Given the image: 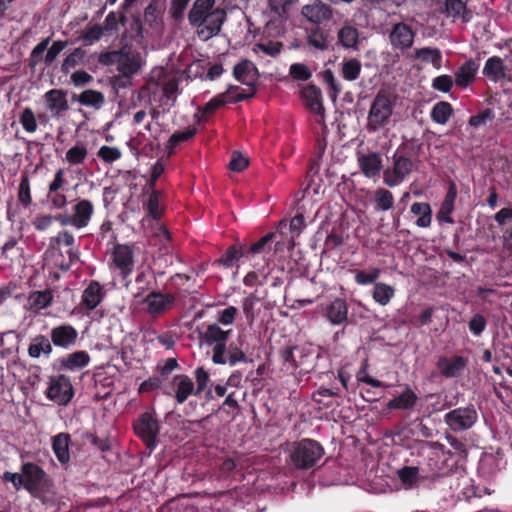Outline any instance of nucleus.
Instances as JSON below:
<instances>
[{
  "label": "nucleus",
  "mask_w": 512,
  "mask_h": 512,
  "mask_svg": "<svg viewBox=\"0 0 512 512\" xmlns=\"http://www.w3.org/2000/svg\"><path fill=\"white\" fill-rule=\"evenodd\" d=\"M105 292L98 281L92 280L84 289L81 304L88 310H94L103 300Z\"/></svg>",
  "instance_id": "obj_29"
},
{
  "label": "nucleus",
  "mask_w": 512,
  "mask_h": 512,
  "mask_svg": "<svg viewBox=\"0 0 512 512\" xmlns=\"http://www.w3.org/2000/svg\"><path fill=\"white\" fill-rule=\"evenodd\" d=\"M283 49V43L279 41L266 40L254 44L252 50L256 54L262 52L271 57H277Z\"/></svg>",
  "instance_id": "obj_53"
},
{
  "label": "nucleus",
  "mask_w": 512,
  "mask_h": 512,
  "mask_svg": "<svg viewBox=\"0 0 512 512\" xmlns=\"http://www.w3.org/2000/svg\"><path fill=\"white\" fill-rule=\"evenodd\" d=\"M94 204L86 198H78L71 207V214H56V222L61 226H72L76 229L87 227L94 215Z\"/></svg>",
  "instance_id": "obj_5"
},
{
  "label": "nucleus",
  "mask_w": 512,
  "mask_h": 512,
  "mask_svg": "<svg viewBox=\"0 0 512 512\" xmlns=\"http://www.w3.org/2000/svg\"><path fill=\"white\" fill-rule=\"evenodd\" d=\"M73 99L86 107H93L94 109H100L105 103V96L102 92L87 89L81 92L79 95H74Z\"/></svg>",
  "instance_id": "obj_34"
},
{
  "label": "nucleus",
  "mask_w": 512,
  "mask_h": 512,
  "mask_svg": "<svg viewBox=\"0 0 512 512\" xmlns=\"http://www.w3.org/2000/svg\"><path fill=\"white\" fill-rule=\"evenodd\" d=\"M51 38L47 37L42 39L31 51L28 58V66L32 70H35L37 65L44 60V52L47 50L50 44Z\"/></svg>",
  "instance_id": "obj_54"
},
{
  "label": "nucleus",
  "mask_w": 512,
  "mask_h": 512,
  "mask_svg": "<svg viewBox=\"0 0 512 512\" xmlns=\"http://www.w3.org/2000/svg\"><path fill=\"white\" fill-rule=\"evenodd\" d=\"M395 295V289L386 283L377 282L374 284L372 298L381 306L389 304Z\"/></svg>",
  "instance_id": "obj_46"
},
{
  "label": "nucleus",
  "mask_w": 512,
  "mask_h": 512,
  "mask_svg": "<svg viewBox=\"0 0 512 512\" xmlns=\"http://www.w3.org/2000/svg\"><path fill=\"white\" fill-rule=\"evenodd\" d=\"M162 192L160 190H151L147 201L143 204V208L147 212V215L154 220H158L162 217L164 208L160 206V198Z\"/></svg>",
  "instance_id": "obj_39"
},
{
  "label": "nucleus",
  "mask_w": 512,
  "mask_h": 512,
  "mask_svg": "<svg viewBox=\"0 0 512 512\" xmlns=\"http://www.w3.org/2000/svg\"><path fill=\"white\" fill-rule=\"evenodd\" d=\"M452 114V105L449 102L440 101L433 106L430 116L435 123L444 125L449 121Z\"/></svg>",
  "instance_id": "obj_47"
},
{
  "label": "nucleus",
  "mask_w": 512,
  "mask_h": 512,
  "mask_svg": "<svg viewBox=\"0 0 512 512\" xmlns=\"http://www.w3.org/2000/svg\"><path fill=\"white\" fill-rule=\"evenodd\" d=\"M45 255L52 258L54 265L61 271H69L80 257L74 235L68 230H61L55 236L50 237Z\"/></svg>",
  "instance_id": "obj_2"
},
{
  "label": "nucleus",
  "mask_w": 512,
  "mask_h": 512,
  "mask_svg": "<svg viewBox=\"0 0 512 512\" xmlns=\"http://www.w3.org/2000/svg\"><path fill=\"white\" fill-rule=\"evenodd\" d=\"M49 338L52 346L67 350L76 345L78 332L71 324H60L51 329Z\"/></svg>",
  "instance_id": "obj_19"
},
{
  "label": "nucleus",
  "mask_w": 512,
  "mask_h": 512,
  "mask_svg": "<svg viewBox=\"0 0 512 512\" xmlns=\"http://www.w3.org/2000/svg\"><path fill=\"white\" fill-rule=\"evenodd\" d=\"M136 282V293L135 297L140 298L142 297L145 292L149 290H154V285L156 284V278L154 276V273L151 271H141L137 274L135 278Z\"/></svg>",
  "instance_id": "obj_42"
},
{
  "label": "nucleus",
  "mask_w": 512,
  "mask_h": 512,
  "mask_svg": "<svg viewBox=\"0 0 512 512\" xmlns=\"http://www.w3.org/2000/svg\"><path fill=\"white\" fill-rule=\"evenodd\" d=\"M68 42L63 40H57L47 48V52L44 56V62L46 65H51L57 58V56L67 47Z\"/></svg>",
  "instance_id": "obj_63"
},
{
  "label": "nucleus",
  "mask_w": 512,
  "mask_h": 512,
  "mask_svg": "<svg viewBox=\"0 0 512 512\" xmlns=\"http://www.w3.org/2000/svg\"><path fill=\"white\" fill-rule=\"evenodd\" d=\"M146 312L152 317H158L171 310L176 303V297L171 293L152 290L142 300Z\"/></svg>",
  "instance_id": "obj_14"
},
{
  "label": "nucleus",
  "mask_w": 512,
  "mask_h": 512,
  "mask_svg": "<svg viewBox=\"0 0 512 512\" xmlns=\"http://www.w3.org/2000/svg\"><path fill=\"white\" fill-rule=\"evenodd\" d=\"M418 396L406 385L405 390L398 396L390 399L386 406L389 410H411L415 407Z\"/></svg>",
  "instance_id": "obj_31"
},
{
  "label": "nucleus",
  "mask_w": 512,
  "mask_h": 512,
  "mask_svg": "<svg viewBox=\"0 0 512 512\" xmlns=\"http://www.w3.org/2000/svg\"><path fill=\"white\" fill-rule=\"evenodd\" d=\"M393 113V105L387 94L380 91L376 94L368 114L367 129L376 132L385 126Z\"/></svg>",
  "instance_id": "obj_7"
},
{
  "label": "nucleus",
  "mask_w": 512,
  "mask_h": 512,
  "mask_svg": "<svg viewBox=\"0 0 512 512\" xmlns=\"http://www.w3.org/2000/svg\"><path fill=\"white\" fill-rule=\"evenodd\" d=\"M328 36V33L317 25L309 32L308 43L318 50H327L329 47Z\"/></svg>",
  "instance_id": "obj_50"
},
{
  "label": "nucleus",
  "mask_w": 512,
  "mask_h": 512,
  "mask_svg": "<svg viewBox=\"0 0 512 512\" xmlns=\"http://www.w3.org/2000/svg\"><path fill=\"white\" fill-rule=\"evenodd\" d=\"M163 393L166 395H173L176 402L182 404L189 398V396L193 394L195 395V386L189 376L179 374L173 377L171 383L163 387Z\"/></svg>",
  "instance_id": "obj_15"
},
{
  "label": "nucleus",
  "mask_w": 512,
  "mask_h": 512,
  "mask_svg": "<svg viewBox=\"0 0 512 512\" xmlns=\"http://www.w3.org/2000/svg\"><path fill=\"white\" fill-rule=\"evenodd\" d=\"M414 57L422 62L431 63L436 69L442 66V53L438 48L423 47L417 49Z\"/></svg>",
  "instance_id": "obj_43"
},
{
  "label": "nucleus",
  "mask_w": 512,
  "mask_h": 512,
  "mask_svg": "<svg viewBox=\"0 0 512 512\" xmlns=\"http://www.w3.org/2000/svg\"><path fill=\"white\" fill-rule=\"evenodd\" d=\"M244 245H231L219 258L218 263L226 268H231L237 264L240 259H245Z\"/></svg>",
  "instance_id": "obj_40"
},
{
  "label": "nucleus",
  "mask_w": 512,
  "mask_h": 512,
  "mask_svg": "<svg viewBox=\"0 0 512 512\" xmlns=\"http://www.w3.org/2000/svg\"><path fill=\"white\" fill-rule=\"evenodd\" d=\"M301 96L305 101L307 108L315 114H323L324 107L322 104L321 90L315 85H307L301 90Z\"/></svg>",
  "instance_id": "obj_32"
},
{
  "label": "nucleus",
  "mask_w": 512,
  "mask_h": 512,
  "mask_svg": "<svg viewBox=\"0 0 512 512\" xmlns=\"http://www.w3.org/2000/svg\"><path fill=\"white\" fill-rule=\"evenodd\" d=\"M296 358H297V374L302 376V375L309 373L311 370H313V368H314L313 354L308 348L297 346Z\"/></svg>",
  "instance_id": "obj_41"
},
{
  "label": "nucleus",
  "mask_w": 512,
  "mask_h": 512,
  "mask_svg": "<svg viewBox=\"0 0 512 512\" xmlns=\"http://www.w3.org/2000/svg\"><path fill=\"white\" fill-rule=\"evenodd\" d=\"M34 497L39 499L45 506V512H57L59 509V502L55 493L46 491L45 489L39 490L33 494Z\"/></svg>",
  "instance_id": "obj_56"
},
{
  "label": "nucleus",
  "mask_w": 512,
  "mask_h": 512,
  "mask_svg": "<svg viewBox=\"0 0 512 512\" xmlns=\"http://www.w3.org/2000/svg\"><path fill=\"white\" fill-rule=\"evenodd\" d=\"M468 327L470 332L474 336L478 337L485 331L487 327V320L482 314H474L468 322Z\"/></svg>",
  "instance_id": "obj_64"
},
{
  "label": "nucleus",
  "mask_w": 512,
  "mask_h": 512,
  "mask_svg": "<svg viewBox=\"0 0 512 512\" xmlns=\"http://www.w3.org/2000/svg\"><path fill=\"white\" fill-rule=\"evenodd\" d=\"M53 300L51 291H35L29 297L30 306L36 310H41L48 307Z\"/></svg>",
  "instance_id": "obj_55"
},
{
  "label": "nucleus",
  "mask_w": 512,
  "mask_h": 512,
  "mask_svg": "<svg viewBox=\"0 0 512 512\" xmlns=\"http://www.w3.org/2000/svg\"><path fill=\"white\" fill-rule=\"evenodd\" d=\"M375 209L379 211H387L393 207L394 196L391 191L378 188L374 194Z\"/></svg>",
  "instance_id": "obj_52"
},
{
  "label": "nucleus",
  "mask_w": 512,
  "mask_h": 512,
  "mask_svg": "<svg viewBox=\"0 0 512 512\" xmlns=\"http://www.w3.org/2000/svg\"><path fill=\"white\" fill-rule=\"evenodd\" d=\"M361 70V62L356 58H352L343 63L342 76L347 81H355L360 76Z\"/></svg>",
  "instance_id": "obj_57"
},
{
  "label": "nucleus",
  "mask_w": 512,
  "mask_h": 512,
  "mask_svg": "<svg viewBox=\"0 0 512 512\" xmlns=\"http://www.w3.org/2000/svg\"><path fill=\"white\" fill-rule=\"evenodd\" d=\"M416 32L405 22H399L392 26L389 33V41L393 49L405 51L414 44Z\"/></svg>",
  "instance_id": "obj_18"
},
{
  "label": "nucleus",
  "mask_w": 512,
  "mask_h": 512,
  "mask_svg": "<svg viewBox=\"0 0 512 512\" xmlns=\"http://www.w3.org/2000/svg\"><path fill=\"white\" fill-rule=\"evenodd\" d=\"M88 156V149L84 142L78 141L74 146L69 148L65 154V160L70 165H81Z\"/></svg>",
  "instance_id": "obj_48"
},
{
  "label": "nucleus",
  "mask_w": 512,
  "mask_h": 512,
  "mask_svg": "<svg viewBox=\"0 0 512 512\" xmlns=\"http://www.w3.org/2000/svg\"><path fill=\"white\" fill-rule=\"evenodd\" d=\"M232 330H223L218 324H209L203 334V340L207 345H213L212 362H223V350Z\"/></svg>",
  "instance_id": "obj_13"
},
{
  "label": "nucleus",
  "mask_w": 512,
  "mask_h": 512,
  "mask_svg": "<svg viewBox=\"0 0 512 512\" xmlns=\"http://www.w3.org/2000/svg\"><path fill=\"white\" fill-rule=\"evenodd\" d=\"M223 362H213L217 365H225L229 364L230 366H235L238 363H246L248 362V357L243 352V350L234 343H231L226 349L223 350Z\"/></svg>",
  "instance_id": "obj_38"
},
{
  "label": "nucleus",
  "mask_w": 512,
  "mask_h": 512,
  "mask_svg": "<svg viewBox=\"0 0 512 512\" xmlns=\"http://www.w3.org/2000/svg\"><path fill=\"white\" fill-rule=\"evenodd\" d=\"M52 351L53 346L50 341V338L43 334H38L31 338L30 344L27 349L29 357L33 359H38L42 355L45 358H49Z\"/></svg>",
  "instance_id": "obj_30"
},
{
  "label": "nucleus",
  "mask_w": 512,
  "mask_h": 512,
  "mask_svg": "<svg viewBox=\"0 0 512 512\" xmlns=\"http://www.w3.org/2000/svg\"><path fill=\"white\" fill-rule=\"evenodd\" d=\"M445 12L449 17L461 18L464 23L472 19V12L462 0H445Z\"/></svg>",
  "instance_id": "obj_36"
},
{
  "label": "nucleus",
  "mask_w": 512,
  "mask_h": 512,
  "mask_svg": "<svg viewBox=\"0 0 512 512\" xmlns=\"http://www.w3.org/2000/svg\"><path fill=\"white\" fill-rule=\"evenodd\" d=\"M287 227L289 228V230L291 232V239L298 237L302 233V231L305 227L304 216L302 214L295 215L290 220L289 225L286 223L285 220H281L279 222V228L281 230V233H283V229H286Z\"/></svg>",
  "instance_id": "obj_58"
},
{
  "label": "nucleus",
  "mask_w": 512,
  "mask_h": 512,
  "mask_svg": "<svg viewBox=\"0 0 512 512\" xmlns=\"http://www.w3.org/2000/svg\"><path fill=\"white\" fill-rule=\"evenodd\" d=\"M121 52V61L117 66L118 71L125 76L137 73L141 68L140 54L132 51L128 45L122 46Z\"/></svg>",
  "instance_id": "obj_26"
},
{
  "label": "nucleus",
  "mask_w": 512,
  "mask_h": 512,
  "mask_svg": "<svg viewBox=\"0 0 512 512\" xmlns=\"http://www.w3.org/2000/svg\"><path fill=\"white\" fill-rule=\"evenodd\" d=\"M238 86L231 85L228 90L224 93H220L208 101L205 105L197 108V112L194 114V119L198 124L206 123L208 116L212 115L217 109L223 107L227 103H238L254 96L253 89H250V93H237L235 96H230L233 91H238Z\"/></svg>",
  "instance_id": "obj_3"
},
{
  "label": "nucleus",
  "mask_w": 512,
  "mask_h": 512,
  "mask_svg": "<svg viewBox=\"0 0 512 512\" xmlns=\"http://www.w3.org/2000/svg\"><path fill=\"white\" fill-rule=\"evenodd\" d=\"M19 122L23 129L28 133H34L37 130V119L33 110L26 107L19 116Z\"/></svg>",
  "instance_id": "obj_59"
},
{
  "label": "nucleus",
  "mask_w": 512,
  "mask_h": 512,
  "mask_svg": "<svg viewBox=\"0 0 512 512\" xmlns=\"http://www.w3.org/2000/svg\"><path fill=\"white\" fill-rule=\"evenodd\" d=\"M362 174L367 178L378 177L383 170L382 156L378 152L360 154L357 158Z\"/></svg>",
  "instance_id": "obj_23"
},
{
  "label": "nucleus",
  "mask_w": 512,
  "mask_h": 512,
  "mask_svg": "<svg viewBox=\"0 0 512 512\" xmlns=\"http://www.w3.org/2000/svg\"><path fill=\"white\" fill-rule=\"evenodd\" d=\"M324 449L320 443L312 439H302L294 444L290 458L299 469L312 468L323 456Z\"/></svg>",
  "instance_id": "obj_4"
},
{
  "label": "nucleus",
  "mask_w": 512,
  "mask_h": 512,
  "mask_svg": "<svg viewBox=\"0 0 512 512\" xmlns=\"http://www.w3.org/2000/svg\"><path fill=\"white\" fill-rule=\"evenodd\" d=\"M259 72L255 64L248 60L242 59L233 68V77L242 84L246 85L247 90H241L240 93H250V89H253L254 95L256 94L255 83L258 79Z\"/></svg>",
  "instance_id": "obj_16"
},
{
  "label": "nucleus",
  "mask_w": 512,
  "mask_h": 512,
  "mask_svg": "<svg viewBox=\"0 0 512 512\" xmlns=\"http://www.w3.org/2000/svg\"><path fill=\"white\" fill-rule=\"evenodd\" d=\"M380 276V269L372 268L370 271L357 270L355 273V282L359 285H369L374 283Z\"/></svg>",
  "instance_id": "obj_62"
},
{
  "label": "nucleus",
  "mask_w": 512,
  "mask_h": 512,
  "mask_svg": "<svg viewBox=\"0 0 512 512\" xmlns=\"http://www.w3.org/2000/svg\"><path fill=\"white\" fill-rule=\"evenodd\" d=\"M214 5L215 0H195L188 13L190 25L197 28V34L203 41L217 36L227 18L226 10Z\"/></svg>",
  "instance_id": "obj_1"
},
{
  "label": "nucleus",
  "mask_w": 512,
  "mask_h": 512,
  "mask_svg": "<svg viewBox=\"0 0 512 512\" xmlns=\"http://www.w3.org/2000/svg\"><path fill=\"white\" fill-rule=\"evenodd\" d=\"M68 92L64 89L53 88L45 92L43 99L47 110L53 118H61L69 110Z\"/></svg>",
  "instance_id": "obj_17"
},
{
  "label": "nucleus",
  "mask_w": 512,
  "mask_h": 512,
  "mask_svg": "<svg viewBox=\"0 0 512 512\" xmlns=\"http://www.w3.org/2000/svg\"><path fill=\"white\" fill-rule=\"evenodd\" d=\"M323 316L332 325H341L348 319V305L345 299L336 297L329 303L322 305Z\"/></svg>",
  "instance_id": "obj_21"
},
{
  "label": "nucleus",
  "mask_w": 512,
  "mask_h": 512,
  "mask_svg": "<svg viewBox=\"0 0 512 512\" xmlns=\"http://www.w3.org/2000/svg\"><path fill=\"white\" fill-rule=\"evenodd\" d=\"M478 420V412L473 404L455 408L444 415V423L455 432L471 429Z\"/></svg>",
  "instance_id": "obj_8"
},
{
  "label": "nucleus",
  "mask_w": 512,
  "mask_h": 512,
  "mask_svg": "<svg viewBox=\"0 0 512 512\" xmlns=\"http://www.w3.org/2000/svg\"><path fill=\"white\" fill-rule=\"evenodd\" d=\"M414 164L410 157L394 154L392 168L383 171V182L389 187L401 184L413 171Z\"/></svg>",
  "instance_id": "obj_12"
},
{
  "label": "nucleus",
  "mask_w": 512,
  "mask_h": 512,
  "mask_svg": "<svg viewBox=\"0 0 512 512\" xmlns=\"http://www.w3.org/2000/svg\"><path fill=\"white\" fill-rule=\"evenodd\" d=\"M198 130L194 126H190L183 131L174 132L168 139L166 148L171 154L179 144L192 140L197 134Z\"/></svg>",
  "instance_id": "obj_44"
},
{
  "label": "nucleus",
  "mask_w": 512,
  "mask_h": 512,
  "mask_svg": "<svg viewBox=\"0 0 512 512\" xmlns=\"http://www.w3.org/2000/svg\"><path fill=\"white\" fill-rule=\"evenodd\" d=\"M479 67L480 65L475 59L466 60L455 72V84L461 88L469 86L474 82Z\"/></svg>",
  "instance_id": "obj_28"
},
{
  "label": "nucleus",
  "mask_w": 512,
  "mask_h": 512,
  "mask_svg": "<svg viewBox=\"0 0 512 512\" xmlns=\"http://www.w3.org/2000/svg\"><path fill=\"white\" fill-rule=\"evenodd\" d=\"M301 14L309 22L319 25L333 17L332 8L321 0H314L312 3L304 5Z\"/></svg>",
  "instance_id": "obj_22"
},
{
  "label": "nucleus",
  "mask_w": 512,
  "mask_h": 512,
  "mask_svg": "<svg viewBox=\"0 0 512 512\" xmlns=\"http://www.w3.org/2000/svg\"><path fill=\"white\" fill-rule=\"evenodd\" d=\"M358 39V30L351 25H344L338 31V42L346 49H357Z\"/></svg>",
  "instance_id": "obj_45"
},
{
  "label": "nucleus",
  "mask_w": 512,
  "mask_h": 512,
  "mask_svg": "<svg viewBox=\"0 0 512 512\" xmlns=\"http://www.w3.org/2000/svg\"><path fill=\"white\" fill-rule=\"evenodd\" d=\"M17 197L19 203L25 208L32 204L30 178L26 172L21 175Z\"/></svg>",
  "instance_id": "obj_51"
},
{
  "label": "nucleus",
  "mask_w": 512,
  "mask_h": 512,
  "mask_svg": "<svg viewBox=\"0 0 512 512\" xmlns=\"http://www.w3.org/2000/svg\"><path fill=\"white\" fill-rule=\"evenodd\" d=\"M90 355L84 350L75 351L59 359L60 368L75 371L88 366Z\"/></svg>",
  "instance_id": "obj_33"
},
{
  "label": "nucleus",
  "mask_w": 512,
  "mask_h": 512,
  "mask_svg": "<svg viewBox=\"0 0 512 512\" xmlns=\"http://www.w3.org/2000/svg\"><path fill=\"white\" fill-rule=\"evenodd\" d=\"M482 73L494 83L500 82L504 79L509 82L512 81V76L508 74L507 66L499 56H492L488 58L485 62Z\"/></svg>",
  "instance_id": "obj_24"
},
{
  "label": "nucleus",
  "mask_w": 512,
  "mask_h": 512,
  "mask_svg": "<svg viewBox=\"0 0 512 512\" xmlns=\"http://www.w3.org/2000/svg\"><path fill=\"white\" fill-rule=\"evenodd\" d=\"M468 359L455 355L453 357L440 356L437 359L436 367L440 374L445 378H457L466 368Z\"/></svg>",
  "instance_id": "obj_20"
},
{
  "label": "nucleus",
  "mask_w": 512,
  "mask_h": 512,
  "mask_svg": "<svg viewBox=\"0 0 512 512\" xmlns=\"http://www.w3.org/2000/svg\"><path fill=\"white\" fill-rule=\"evenodd\" d=\"M47 199L51 209H63L67 206L68 200L64 191L47 190Z\"/></svg>",
  "instance_id": "obj_61"
},
{
  "label": "nucleus",
  "mask_w": 512,
  "mask_h": 512,
  "mask_svg": "<svg viewBox=\"0 0 512 512\" xmlns=\"http://www.w3.org/2000/svg\"><path fill=\"white\" fill-rule=\"evenodd\" d=\"M296 349L297 346H287L280 350L282 369L290 374L297 373Z\"/></svg>",
  "instance_id": "obj_49"
},
{
  "label": "nucleus",
  "mask_w": 512,
  "mask_h": 512,
  "mask_svg": "<svg viewBox=\"0 0 512 512\" xmlns=\"http://www.w3.org/2000/svg\"><path fill=\"white\" fill-rule=\"evenodd\" d=\"M165 11L163 0H152L144 10V21L150 27H156L161 23Z\"/></svg>",
  "instance_id": "obj_35"
},
{
  "label": "nucleus",
  "mask_w": 512,
  "mask_h": 512,
  "mask_svg": "<svg viewBox=\"0 0 512 512\" xmlns=\"http://www.w3.org/2000/svg\"><path fill=\"white\" fill-rule=\"evenodd\" d=\"M133 430L135 434L144 442L150 452L156 448L160 427L154 413H142L133 422Z\"/></svg>",
  "instance_id": "obj_9"
},
{
  "label": "nucleus",
  "mask_w": 512,
  "mask_h": 512,
  "mask_svg": "<svg viewBox=\"0 0 512 512\" xmlns=\"http://www.w3.org/2000/svg\"><path fill=\"white\" fill-rule=\"evenodd\" d=\"M276 233L268 232L266 235L261 237L258 241L250 244L244 245L245 249V260L251 261L257 255H262L265 260V256L270 254L273 250V242L275 240Z\"/></svg>",
  "instance_id": "obj_25"
},
{
  "label": "nucleus",
  "mask_w": 512,
  "mask_h": 512,
  "mask_svg": "<svg viewBox=\"0 0 512 512\" xmlns=\"http://www.w3.org/2000/svg\"><path fill=\"white\" fill-rule=\"evenodd\" d=\"M410 212L419 216L416 225L420 228H428L432 222V208L427 202H414L410 207Z\"/></svg>",
  "instance_id": "obj_37"
},
{
  "label": "nucleus",
  "mask_w": 512,
  "mask_h": 512,
  "mask_svg": "<svg viewBox=\"0 0 512 512\" xmlns=\"http://www.w3.org/2000/svg\"><path fill=\"white\" fill-rule=\"evenodd\" d=\"M45 394L54 403L66 406L74 396V389L70 378L63 374L50 377L49 386Z\"/></svg>",
  "instance_id": "obj_11"
},
{
  "label": "nucleus",
  "mask_w": 512,
  "mask_h": 512,
  "mask_svg": "<svg viewBox=\"0 0 512 512\" xmlns=\"http://www.w3.org/2000/svg\"><path fill=\"white\" fill-rule=\"evenodd\" d=\"M134 267L135 245L115 243L110 255V270L126 279L132 274Z\"/></svg>",
  "instance_id": "obj_6"
},
{
  "label": "nucleus",
  "mask_w": 512,
  "mask_h": 512,
  "mask_svg": "<svg viewBox=\"0 0 512 512\" xmlns=\"http://www.w3.org/2000/svg\"><path fill=\"white\" fill-rule=\"evenodd\" d=\"M22 487L31 495L45 489L51 483L48 474L39 465L25 462L21 465Z\"/></svg>",
  "instance_id": "obj_10"
},
{
  "label": "nucleus",
  "mask_w": 512,
  "mask_h": 512,
  "mask_svg": "<svg viewBox=\"0 0 512 512\" xmlns=\"http://www.w3.org/2000/svg\"><path fill=\"white\" fill-rule=\"evenodd\" d=\"M71 435L69 433H58L52 437V450L62 466H67L70 462Z\"/></svg>",
  "instance_id": "obj_27"
},
{
  "label": "nucleus",
  "mask_w": 512,
  "mask_h": 512,
  "mask_svg": "<svg viewBox=\"0 0 512 512\" xmlns=\"http://www.w3.org/2000/svg\"><path fill=\"white\" fill-rule=\"evenodd\" d=\"M86 52L81 47L75 48L69 55L66 56L62 63L61 70L67 73L71 68L76 67L79 62L83 61Z\"/></svg>",
  "instance_id": "obj_60"
}]
</instances>
